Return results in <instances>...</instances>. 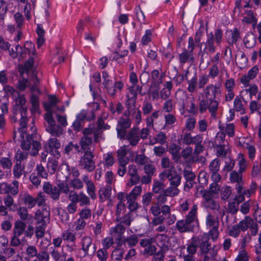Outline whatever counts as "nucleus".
I'll return each mask as SVG.
<instances>
[{"label": "nucleus", "mask_w": 261, "mask_h": 261, "mask_svg": "<svg viewBox=\"0 0 261 261\" xmlns=\"http://www.w3.org/2000/svg\"><path fill=\"white\" fill-rule=\"evenodd\" d=\"M178 95L182 100L185 99L182 103L183 109L187 108L189 107V111L190 113L195 114L197 112V108L194 103L195 99L193 96L188 97L187 94L183 92L179 93Z\"/></svg>", "instance_id": "dca6fc26"}, {"label": "nucleus", "mask_w": 261, "mask_h": 261, "mask_svg": "<svg viewBox=\"0 0 261 261\" xmlns=\"http://www.w3.org/2000/svg\"><path fill=\"white\" fill-rule=\"evenodd\" d=\"M136 100L133 98H127L126 102V110L125 111L123 116H130L133 112L137 109L136 108Z\"/></svg>", "instance_id": "c85d7f7f"}, {"label": "nucleus", "mask_w": 261, "mask_h": 261, "mask_svg": "<svg viewBox=\"0 0 261 261\" xmlns=\"http://www.w3.org/2000/svg\"><path fill=\"white\" fill-rule=\"evenodd\" d=\"M244 42L247 48H251L255 46L256 38L252 34H249L245 37Z\"/></svg>", "instance_id": "864d4df0"}, {"label": "nucleus", "mask_w": 261, "mask_h": 261, "mask_svg": "<svg viewBox=\"0 0 261 261\" xmlns=\"http://www.w3.org/2000/svg\"><path fill=\"white\" fill-rule=\"evenodd\" d=\"M154 239L157 245L160 247L161 249H163L164 251H168L169 247L168 246V237L166 234L158 233L155 235Z\"/></svg>", "instance_id": "b1692460"}, {"label": "nucleus", "mask_w": 261, "mask_h": 261, "mask_svg": "<svg viewBox=\"0 0 261 261\" xmlns=\"http://www.w3.org/2000/svg\"><path fill=\"white\" fill-rule=\"evenodd\" d=\"M180 149L181 147L176 144H172L169 146V151L173 155V159L176 161L180 158L179 155Z\"/></svg>", "instance_id": "a19ab883"}, {"label": "nucleus", "mask_w": 261, "mask_h": 261, "mask_svg": "<svg viewBox=\"0 0 261 261\" xmlns=\"http://www.w3.org/2000/svg\"><path fill=\"white\" fill-rule=\"evenodd\" d=\"M35 46L30 41H26L24 44V48H23L22 52L24 53L25 55L28 54L32 58V56L35 55Z\"/></svg>", "instance_id": "c03bdc74"}, {"label": "nucleus", "mask_w": 261, "mask_h": 261, "mask_svg": "<svg viewBox=\"0 0 261 261\" xmlns=\"http://www.w3.org/2000/svg\"><path fill=\"white\" fill-rule=\"evenodd\" d=\"M59 102V100L55 95H48V102L44 103L45 110L47 112L45 114L50 113L51 116L55 113L53 110L52 108L56 106Z\"/></svg>", "instance_id": "a878e982"}, {"label": "nucleus", "mask_w": 261, "mask_h": 261, "mask_svg": "<svg viewBox=\"0 0 261 261\" xmlns=\"http://www.w3.org/2000/svg\"><path fill=\"white\" fill-rule=\"evenodd\" d=\"M37 258L33 261H49V254L45 251H40L36 256Z\"/></svg>", "instance_id": "774afa93"}, {"label": "nucleus", "mask_w": 261, "mask_h": 261, "mask_svg": "<svg viewBox=\"0 0 261 261\" xmlns=\"http://www.w3.org/2000/svg\"><path fill=\"white\" fill-rule=\"evenodd\" d=\"M178 140L180 143L190 145L194 143H198L201 140H202V138L201 135H199L192 137L190 133L186 132L180 135V138H179Z\"/></svg>", "instance_id": "aec40b11"}, {"label": "nucleus", "mask_w": 261, "mask_h": 261, "mask_svg": "<svg viewBox=\"0 0 261 261\" xmlns=\"http://www.w3.org/2000/svg\"><path fill=\"white\" fill-rule=\"evenodd\" d=\"M22 200L23 203L28 206L29 208L34 207L36 204L35 198H34L33 196L27 193H25L23 195Z\"/></svg>", "instance_id": "79ce46f5"}, {"label": "nucleus", "mask_w": 261, "mask_h": 261, "mask_svg": "<svg viewBox=\"0 0 261 261\" xmlns=\"http://www.w3.org/2000/svg\"><path fill=\"white\" fill-rule=\"evenodd\" d=\"M101 132L99 129L96 128L94 124L89 125V127L85 128L83 130V137H91L93 135L94 138V143H97L99 138L101 136Z\"/></svg>", "instance_id": "412c9836"}, {"label": "nucleus", "mask_w": 261, "mask_h": 261, "mask_svg": "<svg viewBox=\"0 0 261 261\" xmlns=\"http://www.w3.org/2000/svg\"><path fill=\"white\" fill-rule=\"evenodd\" d=\"M165 220H166V223L169 225L174 224L176 220V216L171 214V208L169 206L164 207L163 210V215H161L159 217H154L153 218L151 224L153 226H156L163 223Z\"/></svg>", "instance_id": "6e6552de"}, {"label": "nucleus", "mask_w": 261, "mask_h": 261, "mask_svg": "<svg viewBox=\"0 0 261 261\" xmlns=\"http://www.w3.org/2000/svg\"><path fill=\"white\" fill-rule=\"evenodd\" d=\"M16 51H14V50L13 49L11 50L9 49V50H8L9 51V55L11 56L13 58H16L18 55L21 58H25V55L24 53L22 52V47L19 46V45H17L16 46Z\"/></svg>", "instance_id": "09e8293b"}, {"label": "nucleus", "mask_w": 261, "mask_h": 261, "mask_svg": "<svg viewBox=\"0 0 261 261\" xmlns=\"http://www.w3.org/2000/svg\"><path fill=\"white\" fill-rule=\"evenodd\" d=\"M103 84L109 95L113 97H114L117 93L120 92L124 86L121 81L116 82L113 84L112 81L109 80H107Z\"/></svg>", "instance_id": "2eb2a0df"}, {"label": "nucleus", "mask_w": 261, "mask_h": 261, "mask_svg": "<svg viewBox=\"0 0 261 261\" xmlns=\"http://www.w3.org/2000/svg\"><path fill=\"white\" fill-rule=\"evenodd\" d=\"M44 149L46 151L50 149H59L61 147V143L56 138H50L44 145Z\"/></svg>", "instance_id": "7c9ffc66"}, {"label": "nucleus", "mask_w": 261, "mask_h": 261, "mask_svg": "<svg viewBox=\"0 0 261 261\" xmlns=\"http://www.w3.org/2000/svg\"><path fill=\"white\" fill-rule=\"evenodd\" d=\"M62 237L65 241L74 243L76 240V233L69 230H66L62 234Z\"/></svg>", "instance_id": "de8ad7c7"}, {"label": "nucleus", "mask_w": 261, "mask_h": 261, "mask_svg": "<svg viewBox=\"0 0 261 261\" xmlns=\"http://www.w3.org/2000/svg\"><path fill=\"white\" fill-rule=\"evenodd\" d=\"M124 252L123 248H118L114 249L111 254L112 259L118 261L121 260L123 257Z\"/></svg>", "instance_id": "3c124183"}, {"label": "nucleus", "mask_w": 261, "mask_h": 261, "mask_svg": "<svg viewBox=\"0 0 261 261\" xmlns=\"http://www.w3.org/2000/svg\"><path fill=\"white\" fill-rule=\"evenodd\" d=\"M258 67L254 66L248 71L247 75H244L241 77L240 82L245 87L247 88L249 86L250 81L254 79L256 77L258 73Z\"/></svg>", "instance_id": "4be33fe9"}, {"label": "nucleus", "mask_w": 261, "mask_h": 261, "mask_svg": "<svg viewBox=\"0 0 261 261\" xmlns=\"http://www.w3.org/2000/svg\"><path fill=\"white\" fill-rule=\"evenodd\" d=\"M203 197L204 198L203 204L205 208H209L214 212L216 211L220 213H221L219 203L215 200L213 198V197L211 196L209 194H206V196L203 195Z\"/></svg>", "instance_id": "a211bd4d"}, {"label": "nucleus", "mask_w": 261, "mask_h": 261, "mask_svg": "<svg viewBox=\"0 0 261 261\" xmlns=\"http://www.w3.org/2000/svg\"><path fill=\"white\" fill-rule=\"evenodd\" d=\"M238 165L239 167V171L241 173L245 172L246 170L247 164L242 153H239L238 156Z\"/></svg>", "instance_id": "603ef678"}, {"label": "nucleus", "mask_w": 261, "mask_h": 261, "mask_svg": "<svg viewBox=\"0 0 261 261\" xmlns=\"http://www.w3.org/2000/svg\"><path fill=\"white\" fill-rule=\"evenodd\" d=\"M125 231V228L121 223L117 224L115 227L110 229V233L113 236L118 237L119 239H121V236Z\"/></svg>", "instance_id": "72a5a7b5"}, {"label": "nucleus", "mask_w": 261, "mask_h": 261, "mask_svg": "<svg viewBox=\"0 0 261 261\" xmlns=\"http://www.w3.org/2000/svg\"><path fill=\"white\" fill-rule=\"evenodd\" d=\"M188 91L190 93L194 92L198 85V81L196 75L193 76L191 80L188 81Z\"/></svg>", "instance_id": "6e6d98bb"}, {"label": "nucleus", "mask_w": 261, "mask_h": 261, "mask_svg": "<svg viewBox=\"0 0 261 261\" xmlns=\"http://www.w3.org/2000/svg\"><path fill=\"white\" fill-rule=\"evenodd\" d=\"M87 186V192L89 196L92 199H95L96 198V194L95 193V187L92 181L89 182L86 185Z\"/></svg>", "instance_id": "69168bd1"}, {"label": "nucleus", "mask_w": 261, "mask_h": 261, "mask_svg": "<svg viewBox=\"0 0 261 261\" xmlns=\"http://www.w3.org/2000/svg\"><path fill=\"white\" fill-rule=\"evenodd\" d=\"M219 128L227 134L229 137H232L234 135V125L233 123L227 124L225 126L220 125Z\"/></svg>", "instance_id": "37998d69"}, {"label": "nucleus", "mask_w": 261, "mask_h": 261, "mask_svg": "<svg viewBox=\"0 0 261 261\" xmlns=\"http://www.w3.org/2000/svg\"><path fill=\"white\" fill-rule=\"evenodd\" d=\"M26 100L23 95H19L15 99L13 109V115L11 119L13 122L19 121L20 127L18 132L23 138L25 134V129L28 122L27 108L25 106Z\"/></svg>", "instance_id": "f03ea898"}, {"label": "nucleus", "mask_w": 261, "mask_h": 261, "mask_svg": "<svg viewBox=\"0 0 261 261\" xmlns=\"http://www.w3.org/2000/svg\"><path fill=\"white\" fill-rule=\"evenodd\" d=\"M198 237L200 251L204 256L203 261H209L211 259H214L217 255V250L215 249V246L212 247L209 242L210 238L207 233H204Z\"/></svg>", "instance_id": "39448f33"}, {"label": "nucleus", "mask_w": 261, "mask_h": 261, "mask_svg": "<svg viewBox=\"0 0 261 261\" xmlns=\"http://www.w3.org/2000/svg\"><path fill=\"white\" fill-rule=\"evenodd\" d=\"M221 93V91L220 87L213 84H210L206 86L204 89L205 98H210V96H213L210 99H215L217 98V96L220 94Z\"/></svg>", "instance_id": "5701e85b"}, {"label": "nucleus", "mask_w": 261, "mask_h": 261, "mask_svg": "<svg viewBox=\"0 0 261 261\" xmlns=\"http://www.w3.org/2000/svg\"><path fill=\"white\" fill-rule=\"evenodd\" d=\"M230 180L232 182L242 184L243 182L242 173H241L239 171H232L230 174Z\"/></svg>", "instance_id": "5fc2aeb1"}, {"label": "nucleus", "mask_w": 261, "mask_h": 261, "mask_svg": "<svg viewBox=\"0 0 261 261\" xmlns=\"http://www.w3.org/2000/svg\"><path fill=\"white\" fill-rule=\"evenodd\" d=\"M218 106L219 102L217 100L206 98L199 101V110L200 113H203L208 109L211 116L215 117L218 109Z\"/></svg>", "instance_id": "1a4fd4ad"}, {"label": "nucleus", "mask_w": 261, "mask_h": 261, "mask_svg": "<svg viewBox=\"0 0 261 261\" xmlns=\"http://www.w3.org/2000/svg\"><path fill=\"white\" fill-rule=\"evenodd\" d=\"M258 92V89L255 84L249 85L246 88L242 90L240 92V96L243 100L247 103L251 100L253 96L256 95Z\"/></svg>", "instance_id": "4468645a"}, {"label": "nucleus", "mask_w": 261, "mask_h": 261, "mask_svg": "<svg viewBox=\"0 0 261 261\" xmlns=\"http://www.w3.org/2000/svg\"><path fill=\"white\" fill-rule=\"evenodd\" d=\"M17 214L19 216L21 221H25L29 219V213L28 208L22 206L20 207L17 210Z\"/></svg>", "instance_id": "e2e57ef3"}, {"label": "nucleus", "mask_w": 261, "mask_h": 261, "mask_svg": "<svg viewBox=\"0 0 261 261\" xmlns=\"http://www.w3.org/2000/svg\"><path fill=\"white\" fill-rule=\"evenodd\" d=\"M179 60L180 63L184 64L189 61L193 62L194 61V58L192 53H190L185 49L184 52L179 55Z\"/></svg>", "instance_id": "58836bf2"}, {"label": "nucleus", "mask_w": 261, "mask_h": 261, "mask_svg": "<svg viewBox=\"0 0 261 261\" xmlns=\"http://www.w3.org/2000/svg\"><path fill=\"white\" fill-rule=\"evenodd\" d=\"M82 250L84 252V256H90L94 254L96 247L92 244V239L90 237H85L81 241Z\"/></svg>", "instance_id": "f3484780"}, {"label": "nucleus", "mask_w": 261, "mask_h": 261, "mask_svg": "<svg viewBox=\"0 0 261 261\" xmlns=\"http://www.w3.org/2000/svg\"><path fill=\"white\" fill-rule=\"evenodd\" d=\"M26 254L29 258L36 257L38 255V251L36 247L34 246L30 245L26 248Z\"/></svg>", "instance_id": "338daca9"}, {"label": "nucleus", "mask_w": 261, "mask_h": 261, "mask_svg": "<svg viewBox=\"0 0 261 261\" xmlns=\"http://www.w3.org/2000/svg\"><path fill=\"white\" fill-rule=\"evenodd\" d=\"M165 206H169L167 205H164L161 207L160 206L158 203H153L150 208V212L154 217H159L160 214L163 215V210Z\"/></svg>", "instance_id": "4c0bfd02"}, {"label": "nucleus", "mask_w": 261, "mask_h": 261, "mask_svg": "<svg viewBox=\"0 0 261 261\" xmlns=\"http://www.w3.org/2000/svg\"><path fill=\"white\" fill-rule=\"evenodd\" d=\"M79 165L81 169L89 172H93L96 167L94 152H83V154L80 157Z\"/></svg>", "instance_id": "0eeeda50"}, {"label": "nucleus", "mask_w": 261, "mask_h": 261, "mask_svg": "<svg viewBox=\"0 0 261 261\" xmlns=\"http://www.w3.org/2000/svg\"><path fill=\"white\" fill-rule=\"evenodd\" d=\"M18 186L19 182L17 180L13 181L11 185L8 184V194L10 193L13 195H17L19 191Z\"/></svg>", "instance_id": "bf43d9fd"}, {"label": "nucleus", "mask_w": 261, "mask_h": 261, "mask_svg": "<svg viewBox=\"0 0 261 261\" xmlns=\"http://www.w3.org/2000/svg\"><path fill=\"white\" fill-rule=\"evenodd\" d=\"M248 59L243 53H241L240 56H238L236 59L237 65L240 68H244L247 64Z\"/></svg>", "instance_id": "49530a36"}, {"label": "nucleus", "mask_w": 261, "mask_h": 261, "mask_svg": "<svg viewBox=\"0 0 261 261\" xmlns=\"http://www.w3.org/2000/svg\"><path fill=\"white\" fill-rule=\"evenodd\" d=\"M27 225L23 221L18 220L14 223L13 230V234L20 237L24 233V230L26 229Z\"/></svg>", "instance_id": "cd10ccee"}, {"label": "nucleus", "mask_w": 261, "mask_h": 261, "mask_svg": "<svg viewBox=\"0 0 261 261\" xmlns=\"http://www.w3.org/2000/svg\"><path fill=\"white\" fill-rule=\"evenodd\" d=\"M127 149L126 146L124 145L121 147L117 151V155L119 163L128 164L129 158L126 156Z\"/></svg>", "instance_id": "c756f323"}, {"label": "nucleus", "mask_w": 261, "mask_h": 261, "mask_svg": "<svg viewBox=\"0 0 261 261\" xmlns=\"http://www.w3.org/2000/svg\"><path fill=\"white\" fill-rule=\"evenodd\" d=\"M138 242V237L136 235H132L128 237L124 238L122 243L125 245H128L129 247L135 246Z\"/></svg>", "instance_id": "8fccbe9b"}, {"label": "nucleus", "mask_w": 261, "mask_h": 261, "mask_svg": "<svg viewBox=\"0 0 261 261\" xmlns=\"http://www.w3.org/2000/svg\"><path fill=\"white\" fill-rule=\"evenodd\" d=\"M129 116H123L119 118L116 126L117 136L120 139H124L126 130L131 126V120Z\"/></svg>", "instance_id": "f8f14e48"}, {"label": "nucleus", "mask_w": 261, "mask_h": 261, "mask_svg": "<svg viewBox=\"0 0 261 261\" xmlns=\"http://www.w3.org/2000/svg\"><path fill=\"white\" fill-rule=\"evenodd\" d=\"M160 177L163 180L167 178L170 186L177 187L180 184L181 176L173 168L165 170L160 173Z\"/></svg>", "instance_id": "9b49d317"}, {"label": "nucleus", "mask_w": 261, "mask_h": 261, "mask_svg": "<svg viewBox=\"0 0 261 261\" xmlns=\"http://www.w3.org/2000/svg\"><path fill=\"white\" fill-rule=\"evenodd\" d=\"M225 137L226 135L224 132L218 133L215 137L214 145L215 146L227 145L228 142L225 140Z\"/></svg>", "instance_id": "e433bc0d"}, {"label": "nucleus", "mask_w": 261, "mask_h": 261, "mask_svg": "<svg viewBox=\"0 0 261 261\" xmlns=\"http://www.w3.org/2000/svg\"><path fill=\"white\" fill-rule=\"evenodd\" d=\"M253 220L250 217L246 216L244 219L241 220L238 225L240 230L246 231L249 227H251L253 224Z\"/></svg>", "instance_id": "f704fd0d"}, {"label": "nucleus", "mask_w": 261, "mask_h": 261, "mask_svg": "<svg viewBox=\"0 0 261 261\" xmlns=\"http://www.w3.org/2000/svg\"><path fill=\"white\" fill-rule=\"evenodd\" d=\"M124 139L128 141L130 145L136 146L140 140L139 128L133 127L127 134L126 133Z\"/></svg>", "instance_id": "6ab92c4d"}, {"label": "nucleus", "mask_w": 261, "mask_h": 261, "mask_svg": "<svg viewBox=\"0 0 261 261\" xmlns=\"http://www.w3.org/2000/svg\"><path fill=\"white\" fill-rule=\"evenodd\" d=\"M220 191L221 186L218 183L213 182L210 185L209 189L204 191L203 195L206 196V194H209L214 197V195L218 194Z\"/></svg>", "instance_id": "473e14b6"}, {"label": "nucleus", "mask_w": 261, "mask_h": 261, "mask_svg": "<svg viewBox=\"0 0 261 261\" xmlns=\"http://www.w3.org/2000/svg\"><path fill=\"white\" fill-rule=\"evenodd\" d=\"M199 241L198 237H193L187 244V251L188 254L186 255H194L197 252L199 247Z\"/></svg>", "instance_id": "393cba45"}, {"label": "nucleus", "mask_w": 261, "mask_h": 261, "mask_svg": "<svg viewBox=\"0 0 261 261\" xmlns=\"http://www.w3.org/2000/svg\"><path fill=\"white\" fill-rule=\"evenodd\" d=\"M206 225L209 228L219 227V221L218 218L209 214L206 218Z\"/></svg>", "instance_id": "c9c22d12"}, {"label": "nucleus", "mask_w": 261, "mask_h": 261, "mask_svg": "<svg viewBox=\"0 0 261 261\" xmlns=\"http://www.w3.org/2000/svg\"><path fill=\"white\" fill-rule=\"evenodd\" d=\"M126 207L123 202H118L117 204L116 214L117 216L116 221H119L121 219V214L125 211Z\"/></svg>", "instance_id": "4d7b16f0"}, {"label": "nucleus", "mask_w": 261, "mask_h": 261, "mask_svg": "<svg viewBox=\"0 0 261 261\" xmlns=\"http://www.w3.org/2000/svg\"><path fill=\"white\" fill-rule=\"evenodd\" d=\"M32 133L31 134H28L25 131V134L24 138L21 135L20 132V136L22 138V142L21 144V148L24 150H18L15 154V159L16 163L20 162L28 158L29 151L32 146V149L30 151L29 153L32 156H36L38 154L39 150L41 148V144L37 141H34V133L36 131V128L32 127Z\"/></svg>", "instance_id": "f257e3e1"}, {"label": "nucleus", "mask_w": 261, "mask_h": 261, "mask_svg": "<svg viewBox=\"0 0 261 261\" xmlns=\"http://www.w3.org/2000/svg\"><path fill=\"white\" fill-rule=\"evenodd\" d=\"M142 192L141 186H136L133 190L126 196V199H129L130 201L133 200H136L137 197L141 194Z\"/></svg>", "instance_id": "a18cd8bd"}, {"label": "nucleus", "mask_w": 261, "mask_h": 261, "mask_svg": "<svg viewBox=\"0 0 261 261\" xmlns=\"http://www.w3.org/2000/svg\"><path fill=\"white\" fill-rule=\"evenodd\" d=\"M222 31L220 29H217L215 32V34L211 33L207 35V39L205 42L201 43L200 44V49H202L204 46V50L208 51L209 53H213L216 50V47L214 46V42L219 45L222 40Z\"/></svg>", "instance_id": "423d86ee"}, {"label": "nucleus", "mask_w": 261, "mask_h": 261, "mask_svg": "<svg viewBox=\"0 0 261 261\" xmlns=\"http://www.w3.org/2000/svg\"><path fill=\"white\" fill-rule=\"evenodd\" d=\"M93 140L92 137H82L80 139V145L82 147L83 152L93 151L91 150Z\"/></svg>", "instance_id": "bb28decb"}, {"label": "nucleus", "mask_w": 261, "mask_h": 261, "mask_svg": "<svg viewBox=\"0 0 261 261\" xmlns=\"http://www.w3.org/2000/svg\"><path fill=\"white\" fill-rule=\"evenodd\" d=\"M232 193L231 188L229 186L224 187L221 189V198L223 201L228 200Z\"/></svg>", "instance_id": "13d9d810"}, {"label": "nucleus", "mask_w": 261, "mask_h": 261, "mask_svg": "<svg viewBox=\"0 0 261 261\" xmlns=\"http://www.w3.org/2000/svg\"><path fill=\"white\" fill-rule=\"evenodd\" d=\"M79 199L80 205L81 206L84 205L88 206L90 204V198L83 192H80Z\"/></svg>", "instance_id": "680f3d73"}, {"label": "nucleus", "mask_w": 261, "mask_h": 261, "mask_svg": "<svg viewBox=\"0 0 261 261\" xmlns=\"http://www.w3.org/2000/svg\"><path fill=\"white\" fill-rule=\"evenodd\" d=\"M43 190L51 199L57 201L59 200L61 193L66 195L68 194L69 186L64 182H59L53 185L49 182H45L43 185Z\"/></svg>", "instance_id": "20e7f679"}, {"label": "nucleus", "mask_w": 261, "mask_h": 261, "mask_svg": "<svg viewBox=\"0 0 261 261\" xmlns=\"http://www.w3.org/2000/svg\"><path fill=\"white\" fill-rule=\"evenodd\" d=\"M58 167V162L55 159H50L49 160L47 164V167L48 170V172L50 174H54L57 168Z\"/></svg>", "instance_id": "052dcab7"}, {"label": "nucleus", "mask_w": 261, "mask_h": 261, "mask_svg": "<svg viewBox=\"0 0 261 261\" xmlns=\"http://www.w3.org/2000/svg\"><path fill=\"white\" fill-rule=\"evenodd\" d=\"M233 105L234 109L236 111L240 112L241 114L245 113V110L244 108L243 105L240 98L238 97L235 98L233 101Z\"/></svg>", "instance_id": "0e129e2a"}, {"label": "nucleus", "mask_w": 261, "mask_h": 261, "mask_svg": "<svg viewBox=\"0 0 261 261\" xmlns=\"http://www.w3.org/2000/svg\"><path fill=\"white\" fill-rule=\"evenodd\" d=\"M50 208L48 206H43L41 210H38L35 213L34 219L38 224L46 226L50 222Z\"/></svg>", "instance_id": "ddd939ff"}, {"label": "nucleus", "mask_w": 261, "mask_h": 261, "mask_svg": "<svg viewBox=\"0 0 261 261\" xmlns=\"http://www.w3.org/2000/svg\"><path fill=\"white\" fill-rule=\"evenodd\" d=\"M245 13L246 16L244 17L242 19L243 22L247 23H251L254 27L257 23V18L254 16L253 12L251 10L246 11Z\"/></svg>", "instance_id": "ea45409f"}, {"label": "nucleus", "mask_w": 261, "mask_h": 261, "mask_svg": "<svg viewBox=\"0 0 261 261\" xmlns=\"http://www.w3.org/2000/svg\"><path fill=\"white\" fill-rule=\"evenodd\" d=\"M44 118L47 122L45 124L46 130L52 136L59 137L63 133L62 126L56 124L53 116H51L50 113L44 114Z\"/></svg>", "instance_id": "9d476101"}, {"label": "nucleus", "mask_w": 261, "mask_h": 261, "mask_svg": "<svg viewBox=\"0 0 261 261\" xmlns=\"http://www.w3.org/2000/svg\"><path fill=\"white\" fill-rule=\"evenodd\" d=\"M197 205L194 204L185 219L179 220L176 222L175 227L180 233L193 231L194 223L197 221Z\"/></svg>", "instance_id": "7ed1b4c3"}, {"label": "nucleus", "mask_w": 261, "mask_h": 261, "mask_svg": "<svg viewBox=\"0 0 261 261\" xmlns=\"http://www.w3.org/2000/svg\"><path fill=\"white\" fill-rule=\"evenodd\" d=\"M24 165L21 163H16L13 169V174L15 178H19L23 174L25 175Z\"/></svg>", "instance_id": "2f4dec72"}]
</instances>
